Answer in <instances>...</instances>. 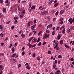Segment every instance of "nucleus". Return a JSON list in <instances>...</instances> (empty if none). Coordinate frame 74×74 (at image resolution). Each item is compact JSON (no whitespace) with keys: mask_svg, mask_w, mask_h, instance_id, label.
Returning a JSON list of instances; mask_svg holds the SVG:
<instances>
[{"mask_svg":"<svg viewBox=\"0 0 74 74\" xmlns=\"http://www.w3.org/2000/svg\"><path fill=\"white\" fill-rule=\"evenodd\" d=\"M58 41L57 40H55L53 42V45H55L54 49H55L58 47Z\"/></svg>","mask_w":74,"mask_h":74,"instance_id":"f257e3e1","label":"nucleus"},{"mask_svg":"<svg viewBox=\"0 0 74 74\" xmlns=\"http://www.w3.org/2000/svg\"><path fill=\"white\" fill-rule=\"evenodd\" d=\"M62 36V34L58 33V36L57 37L58 40H59L60 38Z\"/></svg>","mask_w":74,"mask_h":74,"instance_id":"f03ea898","label":"nucleus"},{"mask_svg":"<svg viewBox=\"0 0 74 74\" xmlns=\"http://www.w3.org/2000/svg\"><path fill=\"white\" fill-rule=\"evenodd\" d=\"M36 24H35L34 25H33V26H32L31 27L32 30H34V28L36 27Z\"/></svg>","mask_w":74,"mask_h":74,"instance_id":"7ed1b4c3","label":"nucleus"},{"mask_svg":"<svg viewBox=\"0 0 74 74\" xmlns=\"http://www.w3.org/2000/svg\"><path fill=\"white\" fill-rule=\"evenodd\" d=\"M49 34L47 35V34H45V37L46 38H49Z\"/></svg>","mask_w":74,"mask_h":74,"instance_id":"20e7f679","label":"nucleus"},{"mask_svg":"<svg viewBox=\"0 0 74 74\" xmlns=\"http://www.w3.org/2000/svg\"><path fill=\"white\" fill-rule=\"evenodd\" d=\"M36 59L38 60H40L41 59H42V57H36Z\"/></svg>","mask_w":74,"mask_h":74,"instance_id":"39448f33","label":"nucleus"},{"mask_svg":"<svg viewBox=\"0 0 74 74\" xmlns=\"http://www.w3.org/2000/svg\"><path fill=\"white\" fill-rule=\"evenodd\" d=\"M3 69L4 68L3 67V66H2V65H0V70L2 71V70H3Z\"/></svg>","mask_w":74,"mask_h":74,"instance_id":"423d86ee","label":"nucleus"},{"mask_svg":"<svg viewBox=\"0 0 74 74\" xmlns=\"http://www.w3.org/2000/svg\"><path fill=\"white\" fill-rule=\"evenodd\" d=\"M27 45L29 46V48H32V45H31L30 43H28L27 44Z\"/></svg>","mask_w":74,"mask_h":74,"instance_id":"0eeeda50","label":"nucleus"},{"mask_svg":"<svg viewBox=\"0 0 74 74\" xmlns=\"http://www.w3.org/2000/svg\"><path fill=\"white\" fill-rule=\"evenodd\" d=\"M3 12H5H5H7V10L6 9V8H3Z\"/></svg>","mask_w":74,"mask_h":74,"instance_id":"6e6552de","label":"nucleus"},{"mask_svg":"<svg viewBox=\"0 0 74 74\" xmlns=\"http://www.w3.org/2000/svg\"><path fill=\"white\" fill-rule=\"evenodd\" d=\"M66 29L65 28H64L62 31V33H63V34H64L65 33V32H66L65 31V30Z\"/></svg>","mask_w":74,"mask_h":74,"instance_id":"1a4fd4ad","label":"nucleus"},{"mask_svg":"<svg viewBox=\"0 0 74 74\" xmlns=\"http://www.w3.org/2000/svg\"><path fill=\"white\" fill-rule=\"evenodd\" d=\"M3 14L2 13H0V18H2L3 17Z\"/></svg>","mask_w":74,"mask_h":74,"instance_id":"9d476101","label":"nucleus"},{"mask_svg":"<svg viewBox=\"0 0 74 74\" xmlns=\"http://www.w3.org/2000/svg\"><path fill=\"white\" fill-rule=\"evenodd\" d=\"M12 53H13V52H15V48L14 47H13L12 49Z\"/></svg>","mask_w":74,"mask_h":74,"instance_id":"9b49d317","label":"nucleus"},{"mask_svg":"<svg viewBox=\"0 0 74 74\" xmlns=\"http://www.w3.org/2000/svg\"><path fill=\"white\" fill-rule=\"evenodd\" d=\"M60 72V71L59 70H58L57 71H56V72H55V74H59V73Z\"/></svg>","mask_w":74,"mask_h":74,"instance_id":"f8f14e48","label":"nucleus"},{"mask_svg":"<svg viewBox=\"0 0 74 74\" xmlns=\"http://www.w3.org/2000/svg\"><path fill=\"white\" fill-rule=\"evenodd\" d=\"M32 41L33 42H34H34H36L37 41V38H34L33 40H32Z\"/></svg>","mask_w":74,"mask_h":74,"instance_id":"ddd939ff","label":"nucleus"},{"mask_svg":"<svg viewBox=\"0 0 74 74\" xmlns=\"http://www.w3.org/2000/svg\"><path fill=\"white\" fill-rule=\"evenodd\" d=\"M33 38H33V37H32L30 39H29L28 40L29 42H30L31 41H32V40H33Z\"/></svg>","mask_w":74,"mask_h":74,"instance_id":"4468645a","label":"nucleus"},{"mask_svg":"<svg viewBox=\"0 0 74 74\" xmlns=\"http://www.w3.org/2000/svg\"><path fill=\"white\" fill-rule=\"evenodd\" d=\"M56 48V50H57V51H59L60 49L59 47L58 46H57V47Z\"/></svg>","mask_w":74,"mask_h":74,"instance_id":"2eb2a0df","label":"nucleus"},{"mask_svg":"<svg viewBox=\"0 0 74 74\" xmlns=\"http://www.w3.org/2000/svg\"><path fill=\"white\" fill-rule=\"evenodd\" d=\"M63 40H61L60 42V44H61V45H62V44H63Z\"/></svg>","mask_w":74,"mask_h":74,"instance_id":"dca6fc26","label":"nucleus"},{"mask_svg":"<svg viewBox=\"0 0 74 74\" xmlns=\"http://www.w3.org/2000/svg\"><path fill=\"white\" fill-rule=\"evenodd\" d=\"M26 68L27 69H30V67L29 65L27 66L26 67Z\"/></svg>","mask_w":74,"mask_h":74,"instance_id":"f3484780","label":"nucleus"},{"mask_svg":"<svg viewBox=\"0 0 74 74\" xmlns=\"http://www.w3.org/2000/svg\"><path fill=\"white\" fill-rule=\"evenodd\" d=\"M55 31H53L52 32V35L53 36L55 35Z\"/></svg>","mask_w":74,"mask_h":74,"instance_id":"a211bd4d","label":"nucleus"},{"mask_svg":"<svg viewBox=\"0 0 74 74\" xmlns=\"http://www.w3.org/2000/svg\"><path fill=\"white\" fill-rule=\"evenodd\" d=\"M58 5H59V3H57L55 4V5H54V7H57Z\"/></svg>","mask_w":74,"mask_h":74,"instance_id":"6ab92c4d","label":"nucleus"},{"mask_svg":"<svg viewBox=\"0 0 74 74\" xmlns=\"http://www.w3.org/2000/svg\"><path fill=\"white\" fill-rule=\"evenodd\" d=\"M64 10H62L60 12V13L62 14V13H63V12H64Z\"/></svg>","mask_w":74,"mask_h":74,"instance_id":"aec40b11","label":"nucleus"},{"mask_svg":"<svg viewBox=\"0 0 74 74\" xmlns=\"http://www.w3.org/2000/svg\"><path fill=\"white\" fill-rule=\"evenodd\" d=\"M36 44H34L32 46V48H33L34 47H35L36 46Z\"/></svg>","mask_w":74,"mask_h":74,"instance_id":"412c9836","label":"nucleus"},{"mask_svg":"<svg viewBox=\"0 0 74 74\" xmlns=\"http://www.w3.org/2000/svg\"><path fill=\"white\" fill-rule=\"evenodd\" d=\"M31 9L32 10H34V9H35V6H32L31 7Z\"/></svg>","mask_w":74,"mask_h":74,"instance_id":"4be33fe9","label":"nucleus"},{"mask_svg":"<svg viewBox=\"0 0 74 74\" xmlns=\"http://www.w3.org/2000/svg\"><path fill=\"white\" fill-rule=\"evenodd\" d=\"M12 60H13V61H14V62H16V59H12Z\"/></svg>","mask_w":74,"mask_h":74,"instance_id":"5701e85b","label":"nucleus"},{"mask_svg":"<svg viewBox=\"0 0 74 74\" xmlns=\"http://www.w3.org/2000/svg\"><path fill=\"white\" fill-rule=\"evenodd\" d=\"M65 47H66V48H70V47H69V46H67L66 45H65Z\"/></svg>","mask_w":74,"mask_h":74,"instance_id":"b1692460","label":"nucleus"},{"mask_svg":"<svg viewBox=\"0 0 74 74\" xmlns=\"http://www.w3.org/2000/svg\"><path fill=\"white\" fill-rule=\"evenodd\" d=\"M16 53H14V54H13L12 56V57H15V56H16Z\"/></svg>","mask_w":74,"mask_h":74,"instance_id":"393cba45","label":"nucleus"},{"mask_svg":"<svg viewBox=\"0 0 74 74\" xmlns=\"http://www.w3.org/2000/svg\"><path fill=\"white\" fill-rule=\"evenodd\" d=\"M70 29L72 30H74V28L73 27V26H71V27Z\"/></svg>","mask_w":74,"mask_h":74,"instance_id":"a878e982","label":"nucleus"},{"mask_svg":"<svg viewBox=\"0 0 74 74\" xmlns=\"http://www.w3.org/2000/svg\"><path fill=\"white\" fill-rule=\"evenodd\" d=\"M70 60H71V62H73V61L74 60V58H71L70 59Z\"/></svg>","mask_w":74,"mask_h":74,"instance_id":"bb28decb","label":"nucleus"},{"mask_svg":"<svg viewBox=\"0 0 74 74\" xmlns=\"http://www.w3.org/2000/svg\"><path fill=\"white\" fill-rule=\"evenodd\" d=\"M13 19H14V20H16V19H18V17H14Z\"/></svg>","mask_w":74,"mask_h":74,"instance_id":"cd10ccee","label":"nucleus"},{"mask_svg":"<svg viewBox=\"0 0 74 74\" xmlns=\"http://www.w3.org/2000/svg\"><path fill=\"white\" fill-rule=\"evenodd\" d=\"M71 21H72V18H70V19L69 20V22H70Z\"/></svg>","mask_w":74,"mask_h":74,"instance_id":"c85d7f7f","label":"nucleus"},{"mask_svg":"<svg viewBox=\"0 0 74 74\" xmlns=\"http://www.w3.org/2000/svg\"><path fill=\"white\" fill-rule=\"evenodd\" d=\"M33 56L34 58H35V56H36V53H34L33 54Z\"/></svg>","mask_w":74,"mask_h":74,"instance_id":"c756f323","label":"nucleus"},{"mask_svg":"<svg viewBox=\"0 0 74 74\" xmlns=\"http://www.w3.org/2000/svg\"><path fill=\"white\" fill-rule=\"evenodd\" d=\"M74 18H73V19L71 20V21L70 22V23H72L73 22H74Z\"/></svg>","mask_w":74,"mask_h":74,"instance_id":"7c9ffc66","label":"nucleus"},{"mask_svg":"<svg viewBox=\"0 0 74 74\" xmlns=\"http://www.w3.org/2000/svg\"><path fill=\"white\" fill-rule=\"evenodd\" d=\"M19 17L21 18H23V14H21L19 16Z\"/></svg>","mask_w":74,"mask_h":74,"instance_id":"2f4dec72","label":"nucleus"},{"mask_svg":"<svg viewBox=\"0 0 74 74\" xmlns=\"http://www.w3.org/2000/svg\"><path fill=\"white\" fill-rule=\"evenodd\" d=\"M21 36L22 37V38H24L25 37V35H23V34H21Z\"/></svg>","mask_w":74,"mask_h":74,"instance_id":"473e14b6","label":"nucleus"},{"mask_svg":"<svg viewBox=\"0 0 74 74\" xmlns=\"http://www.w3.org/2000/svg\"><path fill=\"white\" fill-rule=\"evenodd\" d=\"M25 54V51H23L22 53V56H23Z\"/></svg>","mask_w":74,"mask_h":74,"instance_id":"72a5a7b5","label":"nucleus"},{"mask_svg":"<svg viewBox=\"0 0 74 74\" xmlns=\"http://www.w3.org/2000/svg\"><path fill=\"white\" fill-rule=\"evenodd\" d=\"M63 18H60V21H63Z\"/></svg>","mask_w":74,"mask_h":74,"instance_id":"f704fd0d","label":"nucleus"},{"mask_svg":"<svg viewBox=\"0 0 74 74\" xmlns=\"http://www.w3.org/2000/svg\"><path fill=\"white\" fill-rule=\"evenodd\" d=\"M58 58H59L60 59V58H62V56L59 55L58 56Z\"/></svg>","mask_w":74,"mask_h":74,"instance_id":"c9c22d12","label":"nucleus"},{"mask_svg":"<svg viewBox=\"0 0 74 74\" xmlns=\"http://www.w3.org/2000/svg\"><path fill=\"white\" fill-rule=\"evenodd\" d=\"M67 32H68V33H70V29H67Z\"/></svg>","mask_w":74,"mask_h":74,"instance_id":"e433bc0d","label":"nucleus"},{"mask_svg":"<svg viewBox=\"0 0 74 74\" xmlns=\"http://www.w3.org/2000/svg\"><path fill=\"white\" fill-rule=\"evenodd\" d=\"M0 35L1 36V37H3V34L2 33H1Z\"/></svg>","mask_w":74,"mask_h":74,"instance_id":"4c0bfd02","label":"nucleus"},{"mask_svg":"<svg viewBox=\"0 0 74 74\" xmlns=\"http://www.w3.org/2000/svg\"><path fill=\"white\" fill-rule=\"evenodd\" d=\"M52 26V24H50V25H49V27L50 28H51V27Z\"/></svg>","mask_w":74,"mask_h":74,"instance_id":"58836bf2","label":"nucleus"},{"mask_svg":"<svg viewBox=\"0 0 74 74\" xmlns=\"http://www.w3.org/2000/svg\"><path fill=\"white\" fill-rule=\"evenodd\" d=\"M47 19H48L49 21H50V16H47Z\"/></svg>","mask_w":74,"mask_h":74,"instance_id":"ea45409f","label":"nucleus"},{"mask_svg":"<svg viewBox=\"0 0 74 74\" xmlns=\"http://www.w3.org/2000/svg\"><path fill=\"white\" fill-rule=\"evenodd\" d=\"M3 3V0H0V3H1V4H2Z\"/></svg>","mask_w":74,"mask_h":74,"instance_id":"a19ab883","label":"nucleus"},{"mask_svg":"<svg viewBox=\"0 0 74 74\" xmlns=\"http://www.w3.org/2000/svg\"><path fill=\"white\" fill-rule=\"evenodd\" d=\"M2 28H3V26L0 25V30L2 29Z\"/></svg>","mask_w":74,"mask_h":74,"instance_id":"79ce46f5","label":"nucleus"},{"mask_svg":"<svg viewBox=\"0 0 74 74\" xmlns=\"http://www.w3.org/2000/svg\"><path fill=\"white\" fill-rule=\"evenodd\" d=\"M46 33H49L50 32H49V31L47 29V30L46 31Z\"/></svg>","mask_w":74,"mask_h":74,"instance_id":"37998d69","label":"nucleus"},{"mask_svg":"<svg viewBox=\"0 0 74 74\" xmlns=\"http://www.w3.org/2000/svg\"><path fill=\"white\" fill-rule=\"evenodd\" d=\"M48 54H51V51H49L48 52Z\"/></svg>","mask_w":74,"mask_h":74,"instance_id":"c03bdc74","label":"nucleus"},{"mask_svg":"<svg viewBox=\"0 0 74 74\" xmlns=\"http://www.w3.org/2000/svg\"><path fill=\"white\" fill-rule=\"evenodd\" d=\"M45 44H46V42H44L42 43L43 45H44Z\"/></svg>","mask_w":74,"mask_h":74,"instance_id":"a18cd8bd","label":"nucleus"},{"mask_svg":"<svg viewBox=\"0 0 74 74\" xmlns=\"http://www.w3.org/2000/svg\"><path fill=\"white\" fill-rule=\"evenodd\" d=\"M23 14H25V10H23Z\"/></svg>","mask_w":74,"mask_h":74,"instance_id":"49530a36","label":"nucleus"},{"mask_svg":"<svg viewBox=\"0 0 74 74\" xmlns=\"http://www.w3.org/2000/svg\"><path fill=\"white\" fill-rule=\"evenodd\" d=\"M22 32H23L22 30H21V31H20L19 33L20 34H21L22 33Z\"/></svg>","mask_w":74,"mask_h":74,"instance_id":"de8ad7c7","label":"nucleus"},{"mask_svg":"<svg viewBox=\"0 0 74 74\" xmlns=\"http://www.w3.org/2000/svg\"><path fill=\"white\" fill-rule=\"evenodd\" d=\"M40 39L39 38H38L37 41V42H39L40 41Z\"/></svg>","mask_w":74,"mask_h":74,"instance_id":"09e8293b","label":"nucleus"},{"mask_svg":"<svg viewBox=\"0 0 74 74\" xmlns=\"http://www.w3.org/2000/svg\"><path fill=\"white\" fill-rule=\"evenodd\" d=\"M55 67H56V65H55V64L53 66V69H54V68H55Z\"/></svg>","mask_w":74,"mask_h":74,"instance_id":"8fccbe9b","label":"nucleus"},{"mask_svg":"<svg viewBox=\"0 0 74 74\" xmlns=\"http://www.w3.org/2000/svg\"><path fill=\"white\" fill-rule=\"evenodd\" d=\"M44 12H43L41 13V15H44Z\"/></svg>","mask_w":74,"mask_h":74,"instance_id":"3c124183","label":"nucleus"},{"mask_svg":"<svg viewBox=\"0 0 74 74\" xmlns=\"http://www.w3.org/2000/svg\"><path fill=\"white\" fill-rule=\"evenodd\" d=\"M52 2H53V1L51 0V1H50L49 2V4H51V3H52Z\"/></svg>","mask_w":74,"mask_h":74,"instance_id":"603ef678","label":"nucleus"},{"mask_svg":"<svg viewBox=\"0 0 74 74\" xmlns=\"http://www.w3.org/2000/svg\"><path fill=\"white\" fill-rule=\"evenodd\" d=\"M14 27H15V26L13 25V26H12V27H11V29H14Z\"/></svg>","mask_w":74,"mask_h":74,"instance_id":"864d4df0","label":"nucleus"},{"mask_svg":"<svg viewBox=\"0 0 74 74\" xmlns=\"http://www.w3.org/2000/svg\"><path fill=\"white\" fill-rule=\"evenodd\" d=\"M63 21H61L60 22V24L61 25H62V24H63Z\"/></svg>","mask_w":74,"mask_h":74,"instance_id":"5fc2aeb1","label":"nucleus"},{"mask_svg":"<svg viewBox=\"0 0 74 74\" xmlns=\"http://www.w3.org/2000/svg\"><path fill=\"white\" fill-rule=\"evenodd\" d=\"M55 15L56 16L58 15V12H57L55 14Z\"/></svg>","mask_w":74,"mask_h":74,"instance_id":"6e6d98bb","label":"nucleus"},{"mask_svg":"<svg viewBox=\"0 0 74 74\" xmlns=\"http://www.w3.org/2000/svg\"><path fill=\"white\" fill-rule=\"evenodd\" d=\"M4 43H2L1 45V46H3V45H4Z\"/></svg>","mask_w":74,"mask_h":74,"instance_id":"4d7b16f0","label":"nucleus"},{"mask_svg":"<svg viewBox=\"0 0 74 74\" xmlns=\"http://www.w3.org/2000/svg\"><path fill=\"white\" fill-rule=\"evenodd\" d=\"M59 29H60V27H57L56 28L57 30H59Z\"/></svg>","mask_w":74,"mask_h":74,"instance_id":"13d9d810","label":"nucleus"},{"mask_svg":"<svg viewBox=\"0 0 74 74\" xmlns=\"http://www.w3.org/2000/svg\"><path fill=\"white\" fill-rule=\"evenodd\" d=\"M25 49V47H23L21 50V51H23Z\"/></svg>","mask_w":74,"mask_h":74,"instance_id":"bf43d9fd","label":"nucleus"},{"mask_svg":"<svg viewBox=\"0 0 74 74\" xmlns=\"http://www.w3.org/2000/svg\"><path fill=\"white\" fill-rule=\"evenodd\" d=\"M41 42H40L38 44V46H40V45H41Z\"/></svg>","mask_w":74,"mask_h":74,"instance_id":"052dcab7","label":"nucleus"},{"mask_svg":"<svg viewBox=\"0 0 74 74\" xmlns=\"http://www.w3.org/2000/svg\"><path fill=\"white\" fill-rule=\"evenodd\" d=\"M10 5V3H8L7 4V5H6V7H8V6Z\"/></svg>","mask_w":74,"mask_h":74,"instance_id":"680f3d73","label":"nucleus"},{"mask_svg":"<svg viewBox=\"0 0 74 74\" xmlns=\"http://www.w3.org/2000/svg\"><path fill=\"white\" fill-rule=\"evenodd\" d=\"M11 47H12V44H11L9 46V48H11Z\"/></svg>","mask_w":74,"mask_h":74,"instance_id":"e2e57ef3","label":"nucleus"},{"mask_svg":"<svg viewBox=\"0 0 74 74\" xmlns=\"http://www.w3.org/2000/svg\"><path fill=\"white\" fill-rule=\"evenodd\" d=\"M16 22H17V20H16L14 23L15 24H16Z\"/></svg>","mask_w":74,"mask_h":74,"instance_id":"0e129e2a","label":"nucleus"},{"mask_svg":"<svg viewBox=\"0 0 74 74\" xmlns=\"http://www.w3.org/2000/svg\"><path fill=\"white\" fill-rule=\"evenodd\" d=\"M32 5H31V4H30V3L29 4V8H31V7H32Z\"/></svg>","mask_w":74,"mask_h":74,"instance_id":"69168bd1","label":"nucleus"},{"mask_svg":"<svg viewBox=\"0 0 74 74\" xmlns=\"http://www.w3.org/2000/svg\"><path fill=\"white\" fill-rule=\"evenodd\" d=\"M58 64H60V61L58 60Z\"/></svg>","mask_w":74,"mask_h":74,"instance_id":"338daca9","label":"nucleus"},{"mask_svg":"<svg viewBox=\"0 0 74 74\" xmlns=\"http://www.w3.org/2000/svg\"><path fill=\"white\" fill-rule=\"evenodd\" d=\"M18 11H20V8H19V6H18Z\"/></svg>","mask_w":74,"mask_h":74,"instance_id":"774afa93","label":"nucleus"}]
</instances>
